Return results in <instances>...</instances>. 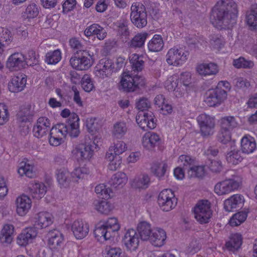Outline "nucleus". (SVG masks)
<instances>
[{
	"label": "nucleus",
	"mask_w": 257,
	"mask_h": 257,
	"mask_svg": "<svg viewBox=\"0 0 257 257\" xmlns=\"http://www.w3.org/2000/svg\"><path fill=\"white\" fill-rule=\"evenodd\" d=\"M127 149V147L124 142L121 141H117L114 143L113 146L110 147L109 152L113 151V155L119 156V155L124 152Z\"/></svg>",
	"instance_id": "nucleus-55"
},
{
	"label": "nucleus",
	"mask_w": 257,
	"mask_h": 257,
	"mask_svg": "<svg viewBox=\"0 0 257 257\" xmlns=\"http://www.w3.org/2000/svg\"><path fill=\"white\" fill-rule=\"evenodd\" d=\"M81 84L83 90L87 92L92 91L95 88L93 81L88 74L83 75L81 80Z\"/></svg>",
	"instance_id": "nucleus-54"
},
{
	"label": "nucleus",
	"mask_w": 257,
	"mask_h": 257,
	"mask_svg": "<svg viewBox=\"0 0 257 257\" xmlns=\"http://www.w3.org/2000/svg\"><path fill=\"white\" fill-rule=\"evenodd\" d=\"M71 229L75 237L81 239L88 233L89 225L82 220H77L72 224Z\"/></svg>",
	"instance_id": "nucleus-22"
},
{
	"label": "nucleus",
	"mask_w": 257,
	"mask_h": 257,
	"mask_svg": "<svg viewBox=\"0 0 257 257\" xmlns=\"http://www.w3.org/2000/svg\"><path fill=\"white\" fill-rule=\"evenodd\" d=\"M13 40V37L11 31L7 28H2L0 32V41L2 44L8 45Z\"/></svg>",
	"instance_id": "nucleus-57"
},
{
	"label": "nucleus",
	"mask_w": 257,
	"mask_h": 257,
	"mask_svg": "<svg viewBox=\"0 0 257 257\" xmlns=\"http://www.w3.org/2000/svg\"><path fill=\"white\" fill-rule=\"evenodd\" d=\"M132 71L139 72L142 71L144 67L145 62L143 57L137 54H133L130 57Z\"/></svg>",
	"instance_id": "nucleus-35"
},
{
	"label": "nucleus",
	"mask_w": 257,
	"mask_h": 257,
	"mask_svg": "<svg viewBox=\"0 0 257 257\" xmlns=\"http://www.w3.org/2000/svg\"><path fill=\"white\" fill-rule=\"evenodd\" d=\"M227 97L225 90L218 86L215 89H209L206 92L205 102L210 107L220 105Z\"/></svg>",
	"instance_id": "nucleus-12"
},
{
	"label": "nucleus",
	"mask_w": 257,
	"mask_h": 257,
	"mask_svg": "<svg viewBox=\"0 0 257 257\" xmlns=\"http://www.w3.org/2000/svg\"><path fill=\"white\" fill-rule=\"evenodd\" d=\"M92 54L88 50L77 51L70 60L71 66L78 70L88 69L92 65Z\"/></svg>",
	"instance_id": "nucleus-5"
},
{
	"label": "nucleus",
	"mask_w": 257,
	"mask_h": 257,
	"mask_svg": "<svg viewBox=\"0 0 257 257\" xmlns=\"http://www.w3.org/2000/svg\"><path fill=\"white\" fill-rule=\"evenodd\" d=\"M144 84L142 77L137 75L133 76L128 72H123L121 74L119 89L127 92H134Z\"/></svg>",
	"instance_id": "nucleus-7"
},
{
	"label": "nucleus",
	"mask_w": 257,
	"mask_h": 257,
	"mask_svg": "<svg viewBox=\"0 0 257 257\" xmlns=\"http://www.w3.org/2000/svg\"><path fill=\"white\" fill-rule=\"evenodd\" d=\"M32 238V228L27 227L17 237V243L20 246H26Z\"/></svg>",
	"instance_id": "nucleus-41"
},
{
	"label": "nucleus",
	"mask_w": 257,
	"mask_h": 257,
	"mask_svg": "<svg viewBox=\"0 0 257 257\" xmlns=\"http://www.w3.org/2000/svg\"><path fill=\"white\" fill-rule=\"evenodd\" d=\"M196 70L199 75L203 76L216 75L219 71L218 67L214 63H202L198 65Z\"/></svg>",
	"instance_id": "nucleus-28"
},
{
	"label": "nucleus",
	"mask_w": 257,
	"mask_h": 257,
	"mask_svg": "<svg viewBox=\"0 0 257 257\" xmlns=\"http://www.w3.org/2000/svg\"><path fill=\"white\" fill-rule=\"evenodd\" d=\"M237 125V123L234 117L227 116L224 117L221 119V128L223 130L231 131Z\"/></svg>",
	"instance_id": "nucleus-45"
},
{
	"label": "nucleus",
	"mask_w": 257,
	"mask_h": 257,
	"mask_svg": "<svg viewBox=\"0 0 257 257\" xmlns=\"http://www.w3.org/2000/svg\"><path fill=\"white\" fill-rule=\"evenodd\" d=\"M188 174L191 177H202L205 174L204 166H193L190 170H188Z\"/></svg>",
	"instance_id": "nucleus-58"
},
{
	"label": "nucleus",
	"mask_w": 257,
	"mask_h": 257,
	"mask_svg": "<svg viewBox=\"0 0 257 257\" xmlns=\"http://www.w3.org/2000/svg\"><path fill=\"white\" fill-rule=\"evenodd\" d=\"M167 168L168 165L164 162L155 163L151 167V171L157 177L161 178L164 176Z\"/></svg>",
	"instance_id": "nucleus-40"
},
{
	"label": "nucleus",
	"mask_w": 257,
	"mask_h": 257,
	"mask_svg": "<svg viewBox=\"0 0 257 257\" xmlns=\"http://www.w3.org/2000/svg\"><path fill=\"white\" fill-rule=\"evenodd\" d=\"M84 34L87 37L96 36L98 40H102L106 38L107 33L104 28L99 25L93 24L85 29Z\"/></svg>",
	"instance_id": "nucleus-25"
},
{
	"label": "nucleus",
	"mask_w": 257,
	"mask_h": 257,
	"mask_svg": "<svg viewBox=\"0 0 257 257\" xmlns=\"http://www.w3.org/2000/svg\"><path fill=\"white\" fill-rule=\"evenodd\" d=\"M61 59V53L59 49L48 52L46 55L45 62L48 64H56Z\"/></svg>",
	"instance_id": "nucleus-50"
},
{
	"label": "nucleus",
	"mask_w": 257,
	"mask_h": 257,
	"mask_svg": "<svg viewBox=\"0 0 257 257\" xmlns=\"http://www.w3.org/2000/svg\"><path fill=\"white\" fill-rule=\"evenodd\" d=\"M164 41L161 35H155L148 43V49L152 52H159L164 47Z\"/></svg>",
	"instance_id": "nucleus-38"
},
{
	"label": "nucleus",
	"mask_w": 257,
	"mask_h": 257,
	"mask_svg": "<svg viewBox=\"0 0 257 257\" xmlns=\"http://www.w3.org/2000/svg\"><path fill=\"white\" fill-rule=\"evenodd\" d=\"M130 18L132 23L138 28L145 27L147 24L145 6L141 3H134L131 8Z\"/></svg>",
	"instance_id": "nucleus-8"
},
{
	"label": "nucleus",
	"mask_w": 257,
	"mask_h": 257,
	"mask_svg": "<svg viewBox=\"0 0 257 257\" xmlns=\"http://www.w3.org/2000/svg\"><path fill=\"white\" fill-rule=\"evenodd\" d=\"M68 134L70 136V131L68 126L63 123H58L53 126L49 134V143L51 146H58L63 142L62 137Z\"/></svg>",
	"instance_id": "nucleus-11"
},
{
	"label": "nucleus",
	"mask_w": 257,
	"mask_h": 257,
	"mask_svg": "<svg viewBox=\"0 0 257 257\" xmlns=\"http://www.w3.org/2000/svg\"><path fill=\"white\" fill-rule=\"evenodd\" d=\"M149 34L146 32L137 34L128 43L129 47L131 48H142L145 44V42Z\"/></svg>",
	"instance_id": "nucleus-37"
},
{
	"label": "nucleus",
	"mask_w": 257,
	"mask_h": 257,
	"mask_svg": "<svg viewBox=\"0 0 257 257\" xmlns=\"http://www.w3.org/2000/svg\"><path fill=\"white\" fill-rule=\"evenodd\" d=\"M86 127L88 132L94 135L97 131L99 125L95 118H90L86 120Z\"/></svg>",
	"instance_id": "nucleus-64"
},
{
	"label": "nucleus",
	"mask_w": 257,
	"mask_h": 257,
	"mask_svg": "<svg viewBox=\"0 0 257 257\" xmlns=\"http://www.w3.org/2000/svg\"><path fill=\"white\" fill-rule=\"evenodd\" d=\"M96 193L100 194L102 196V198L105 199H108L110 197V193L111 190L109 188H106V186L104 184H100L97 185L95 188Z\"/></svg>",
	"instance_id": "nucleus-59"
},
{
	"label": "nucleus",
	"mask_w": 257,
	"mask_h": 257,
	"mask_svg": "<svg viewBox=\"0 0 257 257\" xmlns=\"http://www.w3.org/2000/svg\"><path fill=\"white\" fill-rule=\"evenodd\" d=\"M194 217L200 224L208 223L212 215L210 202L207 200L199 201L194 208Z\"/></svg>",
	"instance_id": "nucleus-6"
},
{
	"label": "nucleus",
	"mask_w": 257,
	"mask_h": 257,
	"mask_svg": "<svg viewBox=\"0 0 257 257\" xmlns=\"http://www.w3.org/2000/svg\"><path fill=\"white\" fill-rule=\"evenodd\" d=\"M105 251V257H120L122 253V250L119 247L106 246Z\"/></svg>",
	"instance_id": "nucleus-63"
},
{
	"label": "nucleus",
	"mask_w": 257,
	"mask_h": 257,
	"mask_svg": "<svg viewBox=\"0 0 257 257\" xmlns=\"http://www.w3.org/2000/svg\"><path fill=\"white\" fill-rule=\"evenodd\" d=\"M241 148L243 153L249 154L252 153L256 148L254 139L250 136L243 137L241 140Z\"/></svg>",
	"instance_id": "nucleus-31"
},
{
	"label": "nucleus",
	"mask_w": 257,
	"mask_h": 257,
	"mask_svg": "<svg viewBox=\"0 0 257 257\" xmlns=\"http://www.w3.org/2000/svg\"><path fill=\"white\" fill-rule=\"evenodd\" d=\"M150 106V102L146 98H141L136 102L137 108L142 111L147 109ZM155 116L152 111L143 112L136 116V121L140 127L144 131L147 128L153 129L156 126Z\"/></svg>",
	"instance_id": "nucleus-2"
},
{
	"label": "nucleus",
	"mask_w": 257,
	"mask_h": 257,
	"mask_svg": "<svg viewBox=\"0 0 257 257\" xmlns=\"http://www.w3.org/2000/svg\"><path fill=\"white\" fill-rule=\"evenodd\" d=\"M106 158L108 161H110L108 166L110 170H116L121 163L120 156H114L112 152H107L106 154Z\"/></svg>",
	"instance_id": "nucleus-46"
},
{
	"label": "nucleus",
	"mask_w": 257,
	"mask_h": 257,
	"mask_svg": "<svg viewBox=\"0 0 257 257\" xmlns=\"http://www.w3.org/2000/svg\"><path fill=\"white\" fill-rule=\"evenodd\" d=\"M247 216V212L240 211L235 213L230 219L229 223L232 226H237L243 222Z\"/></svg>",
	"instance_id": "nucleus-53"
},
{
	"label": "nucleus",
	"mask_w": 257,
	"mask_h": 257,
	"mask_svg": "<svg viewBox=\"0 0 257 257\" xmlns=\"http://www.w3.org/2000/svg\"><path fill=\"white\" fill-rule=\"evenodd\" d=\"M113 62L107 58L101 59L94 68L96 76L104 78L110 76L112 72Z\"/></svg>",
	"instance_id": "nucleus-17"
},
{
	"label": "nucleus",
	"mask_w": 257,
	"mask_h": 257,
	"mask_svg": "<svg viewBox=\"0 0 257 257\" xmlns=\"http://www.w3.org/2000/svg\"><path fill=\"white\" fill-rule=\"evenodd\" d=\"M8 107L4 103H0V125H4L9 120Z\"/></svg>",
	"instance_id": "nucleus-61"
},
{
	"label": "nucleus",
	"mask_w": 257,
	"mask_h": 257,
	"mask_svg": "<svg viewBox=\"0 0 257 257\" xmlns=\"http://www.w3.org/2000/svg\"><path fill=\"white\" fill-rule=\"evenodd\" d=\"M210 44L213 49L219 50L224 45V42L220 36L212 35L210 36Z\"/></svg>",
	"instance_id": "nucleus-60"
},
{
	"label": "nucleus",
	"mask_w": 257,
	"mask_h": 257,
	"mask_svg": "<svg viewBox=\"0 0 257 257\" xmlns=\"http://www.w3.org/2000/svg\"><path fill=\"white\" fill-rule=\"evenodd\" d=\"M240 182L235 178L225 179L217 183L214 186V192L218 195H224L237 190Z\"/></svg>",
	"instance_id": "nucleus-13"
},
{
	"label": "nucleus",
	"mask_w": 257,
	"mask_h": 257,
	"mask_svg": "<svg viewBox=\"0 0 257 257\" xmlns=\"http://www.w3.org/2000/svg\"><path fill=\"white\" fill-rule=\"evenodd\" d=\"M27 58L21 53H15L8 58L6 66L11 71L17 70L28 64Z\"/></svg>",
	"instance_id": "nucleus-18"
},
{
	"label": "nucleus",
	"mask_w": 257,
	"mask_h": 257,
	"mask_svg": "<svg viewBox=\"0 0 257 257\" xmlns=\"http://www.w3.org/2000/svg\"><path fill=\"white\" fill-rule=\"evenodd\" d=\"M36 126L33 127L34 135L38 138H41L48 131V128L50 126V122L48 118L41 117L38 118Z\"/></svg>",
	"instance_id": "nucleus-27"
},
{
	"label": "nucleus",
	"mask_w": 257,
	"mask_h": 257,
	"mask_svg": "<svg viewBox=\"0 0 257 257\" xmlns=\"http://www.w3.org/2000/svg\"><path fill=\"white\" fill-rule=\"evenodd\" d=\"M197 121L201 136L208 137L214 134L215 122L213 117L202 113L197 117Z\"/></svg>",
	"instance_id": "nucleus-10"
},
{
	"label": "nucleus",
	"mask_w": 257,
	"mask_h": 257,
	"mask_svg": "<svg viewBox=\"0 0 257 257\" xmlns=\"http://www.w3.org/2000/svg\"><path fill=\"white\" fill-rule=\"evenodd\" d=\"M33 224V238L38 233V230L42 229L51 224L53 218L51 214L46 212H41L36 214Z\"/></svg>",
	"instance_id": "nucleus-16"
},
{
	"label": "nucleus",
	"mask_w": 257,
	"mask_h": 257,
	"mask_svg": "<svg viewBox=\"0 0 257 257\" xmlns=\"http://www.w3.org/2000/svg\"><path fill=\"white\" fill-rule=\"evenodd\" d=\"M178 163L182 166L184 169L190 170L191 168L195 164V160L194 157L186 155L180 156Z\"/></svg>",
	"instance_id": "nucleus-48"
},
{
	"label": "nucleus",
	"mask_w": 257,
	"mask_h": 257,
	"mask_svg": "<svg viewBox=\"0 0 257 257\" xmlns=\"http://www.w3.org/2000/svg\"><path fill=\"white\" fill-rule=\"evenodd\" d=\"M246 21L248 26L257 28V6H252L246 14Z\"/></svg>",
	"instance_id": "nucleus-49"
},
{
	"label": "nucleus",
	"mask_w": 257,
	"mask_h": 257,
	"mask_svg": "<svg viewBox=\"0 0 257 257\" xmlns=\"http://www.w3.org/2000/svg\"><path fill=\"white\" fill-rule=\"evenodd\" d=\"M233 65L237 68L250 69L253 67L254 63L250 60L240 57L239 58L233 60Z\"/></svg>",
	"instance_id": "nucleus-52"
},
{
	"label": "nucleus",
	"mask_w": 257,
	"mask_h": 257,
	"mask_svg": "<svg viewBox=\"0 0 257 257\" xmlns=\"http://www.w3.org/2000/svg\"><path fill=\"white\" fill-rule=\"evenodd\" d=\"M86 141V138L84 143L77 145L72 151L73 156L78 160H89L93 155L94 148L98 146V141L93 136Z\"/></svg>",
	"instance_id": "nucleus-4"
},
{
	"label": "nucleus",
	"mask_w": 257,
	"mask_h": 257,
	"mask_svg": "<svg viewBox=\"0 0 257 257\" xmlns=\"http://www.w3.org/2000/svg\"><path fill=\"white\" fill-rule=\"evenodd\" d=\"M237 14V5L233 0H220L212 8L210 19L218 29H229L236 24Z\"/></svg>",
	"instance_id": "nucleus-1"
},
{
	"label": "nucleus",
	"mask_w": 257,
	"mask_h": 257,
	"mask_svg": "<svg viewBox=\"0 0 257 257\" xmlns=\"http://www.w3.org/2000/svg\"><path fill=\"white\" fill-rule=\"evenodd\" d=\"M48 244L52 249H58L64 242V236L58 230H50L47 233Z\"/></svg>",
	"instance_id": "nucleus-24"
},
{
	"label": "nucleus",
	"mask_w": 257,
	"mask_h": 257,
	"mask_svg": "<svg viewBox=\"0 0 257 257\" xmlns=\"http://www.w3.org/2000/svg\"><path fill=\"white\" fill-rule=\"evenodd\" d=\"M31 106L27 105L24 106L21 109L17 114L18 119L21 122H29L32 118Z\"/></svg>",
	"instance_id": "nucleus-44"
},
{
	"label": "nucleus",
	"mask_w": 257,
	"mask_h": 257,
	"mask_svg": "<svg viewBox=\"0 0 257 257\" xmlns=\"http://www.w3.org/2000/svg\"><path fill=\"white\" fill-rule=\"evenodd\" d=\"M137 230L141 238L143 240H148L153 232L151 224L147 221H142L137 226Z\"/></svg>",
	"instance_id": "nucleus-34"
},
{
	"label": "nucleus",
	"mask_w": 257,
	"mask_h": 257,
	"mask_svg": "<svg viewBox=\"0 0 257 257\" xmlns=\"http://www.w3.org/2000/svg\"><path fill=\"white\" fill-rule=\"evenodd\" d=\"M126 249L131 251L136 250L139 244V238L135 230L130 229L125 232L122 239Z\"/></svg>",
	"instance_id": "nucleus-19"
},
{
	"label": "nucleus",
	"mask_w": 257,
	"mask_h": 257,
	"mask_svg": "<svg viewBox=\"0 0 257 257\" xmlns=\"http://www.w3.org/2000/svg\"><path fill=\"white\" fill-rule=\"evenodd\" d=\"M244 202L243 196L240 194H234L225 200L224 208L228 212L233 211L234 209L242 207Z\"/></svg>",
	"instance_id": "nucleus-23"
},
{
	"label": "nucleus",
	"mask_w": 257,
	"mask_h": 257,
	"mask_svg": "<svg viewBox=\"0 0 257 257\" xmlns=\"http://www.w3.org/2000/svg\"><path fill=\"white\" fill-rule=\"evenodd\" d=\"M160 141L161 139L157 134L148 132L143 137L142 145L147 150H152L159 145Z\"/></svg>",
	"instance_id": "nucleus-26"
},
{
	"label": "nucleus",
	"mask_w": 257,
	"mask_h": 257,
	"mask_svg": "<svg viewBox=\"0 0 257 257\" xmlns=\"http://www.w3.org/2000/svg\"><path fill=\"white\" fill-rule=\"evenodd\" d=\"M14 227L11 224H5L0 233V241L2 243H10L13 240Z\"/></svg>",
	"instance_id": "nucleus-32"
},
{
	"label": "nucleus",
	"mask_w": 257,
	"mask_h": 257,
	"mask_svg": "<svg viewBox=\"0 0 257 257\" xmlns=\"http://www.w3.org/2000/svg\"><path fill=\"white\" fill-rule=\"evenodd\" d=\"M16 204L17 213L23 216L29 212L31 207L32 201L28 196L22 195L17 198Z\"/></svg>",
	"instance_id": "nucleus-21"
},
{
	"label": "nucleus",
	"mask_w": 257,
	"mask_h": 257,
	"mask_svg": "<svg viewBox=\"0 0 257 257\" xmlns=\"http://www.w3.org/2000/svg\"><path fill=\"white\" fill-rule=\"evenodd\" d=\"M226 160L229 164L236 165L242 161L243 157L241 155V152L239 150H234L226 154Z\"/></svg>",
	"instance_id": "nucleus-43"
},
{
	"label": "nucleus",
	"mask_w": 257,
	"mask_h": 257,
	"mask_svg": "<svg viewBox=\"0 0 257 257\" xmlns=\"http://www.w3.org/2000/svg\"><path fill=\"white\" fill-rule=\"evenodd\" d=\"M61 115L65 118L69 117L67 124H66L70 131V137L72 138L77 137L80 133L79 130V118L78 115L74 112L71 113L69 109L65 108L61 111Z\"/></svg>",
	"instance_id": "nucleus-14"
},
{
	"label": "nucleus",
	"mask_w": 257,
	"mask_h": 257,
	"mask_svg": "<svg viewBox=\"0 0 257 257\" xmlns=\"http://www.w3.org/2000/svg\"><path fill=\"white\" fill-rule=\"evenodd\" d=\"M158 203L163 211H169L177 205V198L171 189H164L158 195Z\"/></svg>",
	"instance_id": "nucleus-9"
},
{
	"label": "nucleus",
	"mask_w": 257,
	"mask_h": 257,
	"mask_svg": "<svg viewBox=\"0 0 257 257\" xmlns=\"http://www.w3.org/2000/svg\"><path fill=\"white\" fill-rule=\"evenodd\" d=\"M187 52L181 48L174 47L170 49L166 55V61L169 65L178 66L187 60Z\"/></svg>",
	"instance_id": "nucleus-15"
},
{
	"label": "nucleus",
	"mask_w": 257,
	"mask_h": 257,
	"mask_svg": "<svg viewBox=\"0 0 257 257\" xmlns=\"http://www.w3.org/2000/svg\"><path fill=\"white\" fill-rule=\"evenodd\" d=\"M150 183V178L147 174H143L136 177L132 182L133 187L139 189H146Z\"/></svg>",
	"instance_id": "nucleus-33"
},
{
	"label": "nucleus",
	"mask_w": 257,
	"mask_h": 257,
	"mask_svg": "<svg viewBox=\"0 0 257 257\" xmlns=\"http://www.w3.org/2000/svg\"><path fill=\"white\" fill-rule=\"evenodd\" d=\"M166 239V232L161 228H156L153 230L149 240L156 246H162Z\"/></svg>",
	"instance_id": "nucleus-29"
},
{
	"label": "nucleus",
	"mask_w": 257,
	"mask_h": 257,
	"mask_svg": "<svg viewBox=\"0 0 257 257\" xmlns=\"http://www.w3.org/2000/svg\"><path fill=\"white\" fill-rule=\"evenodd\" d=\"M127 182V177L123 172H117L114 174L109 181L110 185L114 188L122 187Z\"/></svg>",
	"instance_id": "nucleus-39"
},
{
	"label": "nucleus",
	"mask_w": 257,
	"mask_h": 257,
	"mask_svg": "<svg viewBox=\"0 0 257 257\" xmlns=\"http://www.w3.org/2000/svg\"><path fill=\"white\" fill-rule=\"evenodd\" d=\"M126 131L127 127L124 122H117L114 124L113 135L116 138H121Z\"/></svg>",
	"instance_id": "nucleus-56"
},
{
	"label": "nucleus",
	"mask_w": 257,
	"mask_h": 257,
	"mask_svg": "<svg viewBox=\"0 0 257 257\" xmlns=\"http://www.w3.org/2000/svg\"><path fill=\"white\" fill-rule=\"evenodd\" d=\"M57 179L61 187L66 188L69 186L71 182L70 173L67 170L61 169L57 171Z\"/></svg>",
	"instance_id": "nucleus-36"
},
{
	"label": "nucleus",
	"mask_w": 257,
	"mask_h": 257,
	"mask_svg": "<svg viewBox=\"0 0 257 257\" xmlns=\"http://www.w3.org/2000/svg\"><path fill=\"white\" fill-rule=\"evenodd\" d=\"M93 205L97 211L104 214H108L112 209L111 204L106 200H95Z\"/></svg>",
	"instance_id": "nucleus-42"
},
{
	"label": "nucleus",
	"mask_w": 257,
	"mask_h": 257,
	"mask_svg": "<svg viewBox=\"0 0 257 257\" xmlns=\"http://www.w3.org/2000/svg\"><path fill=\"white\" fill-rule=\"evenodd\" d=\"M46 186L43 183L35 182L33 184V199H40L46 193Z\"/></svg>",
	"instance_id": "nucleus-51"
},
{
	"label": "nucleus",
	"mask_w": 257,
	"mask_h": 257,
	"mask_svg": "<svg viewBox=\"0 0 257 257\" xmlns=\"http://www.w3.org/2000/svg\"><path fill=\"white\" fill-rule=\"evenodd\" d=\"M27 77L26 75L19 73L13 77L9 84V89L13 92H19L22 91L26 86Z\"/></svg>",
	"instance_id": "nucleus-20"
},
{
	"label": "nucleus",
	"mask_w": 257,
	"mask_h": 257,
	"mask_svg": "<svg viewBox=\"0 0 257 257\" xmlns=\"http://www.w3.org/2000/svg\"><path fill=\"white\" fill-rule=\"evenodd\" d=\"M242 243L241 235L238 233H235L232 234L229 239L226 242L225 247L228 250L234 252L240 248Z\"/></svg>",
	"instance_id": "nucleus-30"
},
{
	"label": "nucleus",
	"mask_w": 257,
	"mask_h": 257,
	"mask_svg": "<svg viewBox=\"0 0 257 257\" xmlns=\"http://www.w3.org/2000/svg\"><path fill=\"white\" fill-rule=\"evenodd\" d=\"M26 161H22L20 164L19 168L18 170V173L21 176H25L29 178H32V166L28 162V160L26 159Z\"/></svg>",
	"instance_id": "nucleus-47"
},
{
	"label": "nucleus",
	"mask_w": 257,
	"mask_h": 257,
	"mask_svg": "<svg viewBox=\"0 0 257 257\" xmlns=\"http://www.w3.org/2000/svg\"><path fill=\"white\" fill-rule=\"evenodd\" d=\"M206 164L210 170L214 173H219L222 169V163L218 160H209Z\"/></svg>",
	"instance_id": "nucleus-62"
},
{
	"label": "nucleus",
	"mask_w": 257,
	"mask_h": 257,
	"mask_svg": "<svg viewBox=\"0 0 257 257\" xmlns=\"http://www.w3.org/2000/svg\"><path fill=\"white\" fill-rule=\"evenodd\" d=\"M119 227L116 218H109L106 222H100L96 225L94 234L98 240L101 239L107 240L112 237L113 232L118 231Z\"/></svg>",
	"instance_id": "nucleus-3"
}]
</instances>
